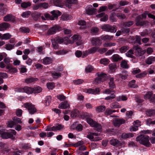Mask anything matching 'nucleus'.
<instances>
[{
	"label": "nucleus",
	"instance_id": "1",
	"mask_svg": "<svg viewBox=\"0 0 155 155\" xmlns=\"http://www.w3.org/2000/svg\"><path fill=\"white\" fill-rule=\"evenodd\" d=\"M136 141L147 147H150V143L149 142V137L144 135H140L136 138Z\"/></svg>",
	"mask_w": 155,
	"mask_h": 155
},
{
	"label": "nucleus",
	"instance_id": "2",
	"mask_svg": "<svg viewBox=\"0 0 155 155\" xmlns=\"http://www.w3.org/2000/svg\"><path fill=\"white\" fill-rule=\"evenodd\" d=\"M87 121L91 127L96 128L97 131H101L102 127L101 124L93 120L91 118L89 117L87 118Z\"/></svg>",
	"mask_w": 155,
	"mask_h": 155
},
{
	"label": "nucleus",
	"instance_id": "3",
	"mask_svg": "<svg viewBox=\"0 0 155 155\" xmlns=\"http://www.w3.org/2000/svg\"><path fill=\"white\" fill-rule=\"evenodd\" d=\"M98 77L95 79V81L97 84H99L106 80L107 75L103 73H97Z\"/></svg>",
	"mask_w": 155,
	"mask_h": 155
},
{
	"label": "nucleus",
	"instance_id": "4",
	"mask_svg": "<svg viewBox=\"0 0 155 155\" xmlns=\"http://www.w3.org/2000/svg\"><path fill=\"white\" fill-rule=\"evenodd\" d=\"M25 107L27 108L30 114H33L37 111V109L34 105L32 104L27 103L24 104Z\"/></svg>",
	"mask_w": 155,
	"mask_h": 155
},
{
	"label": "nucleus",
	"instance_id": "5",
	"mask_svg": "<svg viewBox=\"0 0 155 155\" xmlns=\"http://www.w3.org/2000/svg\"><path fill=\"white\" fill-rule=\"evenodd\" d=\"M142 18L140 15L137 17L135 19L136 25L137 26L147 25H148L149 22L147 21H142Z\"/></svg>",
	"mask_w": 155,
	"mask_h": 155
},
{
	"label": "nucleus",
	"instance_id": "6",
	"mask_svg": "<svg viewBox=\"0 0 155 155\" xmlns=\"http://www.w3.org/2000/svg\"><path fill=\"white\" fill-rule=\"evenodd\" d=\"M101 28L104 31L111 33L116 32L117 31L115 26H111L108 24L102 26Z\"/></svg>",
	"mask_w": 155,
	"mask_h": 155
},
{
	"label": "nucleus",
	"instance_id": "7",
	"mask_svg": "<svg viewBox=\"0 0 155 155\" xmlns=\"http://www.w3.org/2000/svg\"><path fill=\"white\" fill-rule=\"evenodd\" d=\"M133 49L135 51V53L136 55L137 56H142L146 52V50H143L142 48H140L139 46L137 45L134 46L133 47Z\"/></svg>",
	"mask_w": 155,
	"mask_h": 155
},
{
	"label": "nucleus",
	"instance_id": "8",
	"mask_svg": "<svg viewBox=\"0 0 155 155\" xmlns=\"http://www.w3.org/2000/svg\"><path fill=\"white\" fill-rule=\"evenodd\" d=\"M16 132L14 130H12L10 133L4 132L1 134V137L5 139H8L12 137L13 136L15 135Z\"/></svg>",
	"mask_w": 155,
	"mask_h": 155
},
{
	"label": "nucleus",
	"instance_id": "9",
	"mask_svg": "<svg viewBox=\"0 0 155 155\" xmlns=\"http://www.w3.org/2000/svg\"><path fill=\"white\" fill-rule=\"evenodd\" d=\"M91 43L92 45L95 46H99L102 44L101 39L99 37H94L91 40Z\"/></svg>",
	"mask_w": 155,
	"mask_h": 155
},
{
	"label": "nucleus",
	"instance_id": "10",
	"mask_svg": "<svg viewBox=\"0 0 155 155\" xmlns=\"http://www.w3.org/2000/svg\"><path fill=\"white\" fill-rule=\"evenodd\" d=\"M60 27L59 26H54L49 28L47 32L48 35L54 34L56 32L58 31Z\"/></svg>",
	"mask_w": 155,
	"mask_h": 155
},
{
	"label": "nucleus",
	"instance_id": "11",
	"mask_svg": "<svg viewBox=\"0 0 155 155\" xmlns=\"http://www.w3.org/2000/svg\"><path fill=\"white\" fill-rule=\"evenodd\" d=\"M51 13L52 14V17H51V20H53L55 19H57L58 16L60 15L61 13V12L58 10H54L51 11Z\"/></svg>",
	"mask_w": 155,
	"mask_h": 155
},
{
	"label": "nucleus",
	"instance_id": "12",
	"mask_svg": "<svg viewBox=\"0 0 155 155\" xmlns=\"http://www.w3.org/2000/svg\"><path fill=\"white\" fill-rule=\"evenodd\" d=\"M125 121L123 119L116 118L113 121L115 127H119L121 124H124Z\"/></svg>",
	"mask_w": 155,
	"mask_h": 155
},
{
	"label": "nucleus",
	"instance_id": "13",
	"mask_svg": "<svg viewBox=\"0 0 155 155\" xmlns=\"http://www.w3.org/2000/svg\"><path fill=\"white\" fill-rule=\"evenodd\" d=\"M97 134L96 133H91L88 135H87V137L92 141H97L101 140V139L98 137L94 139V136H97Z\"/></svg>",
	"mask_w": 155,
	"mask_h": 155
},
{
	"label": "nucleus",
	"instance_id": "14",
	"mask_svg": "<svg viewBox=\"0 0 155 155\" xmlns=\"http://www.w3.org/2000/svg\"><path fill=\"white\" fill-rule=\"evenodd\" d=\"M70 105L67 101H65L60 103L58 106V108L61 109H65L69 107Z\"/></svg>",
	"mask_w": 155,
	"mask_h": 155
},
{
	"label": "nucleus",
	"instance_id": "15",
	"mask_svg": "<svg viewBox=\"0 0 155 155\" xmlns=\"http://www.w3.org/2000/svg\"><path fill=\"white\" fill-rule=\"evenodd\" d=\"M4 20L5 21H14L15 20V18L12 15L8 14L4 17Z\"/></svg>",
	"mask_w": 155,
	"mask_h": 155
},
{
	"label": "nucleus",
	"instance_id": "16",
	"mask_svg": "<svg viewBox=\"0 0 155 155\" xmlns=\"http://www.w3.org/2000/svg\"><path fill=\"white\" fill-rule=\"evenodd\" d=\"M38 79L37 78L30 77L27 78L25 79V82L27 84H28L37 81Z\"/></svg>",
	"mask_w": 155,
	"mask_h": 155
},
{
	"label": "nucleus",
	"instance_id": "17",
	"mask_svg": "<svg viewBox=\"0 0 155 155\" xmlns=\"http://www.w3.org/2000/svg\"><path fill=\"white\" fill-rule=\"evenodd\" d=\"M52 61V60L51 58L48 57L45 58L43 59V63L45 65L51 63Z\"/></svg>",
	"mask_w": 155,
	"mask_h": 155
},
{
	"label": "nucleus",
	"instance_id": "18",
	"mask_svg": "<svg viewBox=\"0 0 155 155\" xmlns=\"http://www.w3.org/2000/svg\"><path fill=\"white\" fill-rule=\"evenodd\" d=\"M109 80V81L108 82V84L110 88L112 89L115 88L116 86L114 81V78H110Z\"/></svg>",
	"mask_w": 155,
	"mask_h": 155
},
{
	"label": "nucleus",
	"instance_id": "19",
	"mask_svg": "<svg viewBox=\"0 0 155 155\" xmlns=\"http://www.w3.org/2000/svg\"><path fill=\"white\" fill-rule=\"evenodd\" d=\"M145 62L147 64H150L153 62H155V57L150 56L146 59Z\"/></svg>",
	"mask_w": 155,
	"mask_h": 155
},
{
	"label": "nucleus",
	"instance_id": "20",
	"mask_svg": "<svg viewBox=\"0 0 155 155\" xmlns=\"http://www.w3.org/2000/svg\"><path fill=\"white\" fill-rule=\"evenodd\" d=\"M10 27V25L7 22H4L0 24V28L1 30L6 29Z\"/></svg>",
	"mask_w": 155,
	"mask_h": 155
},
{
	"label": "nucleus",
	"instance_id": "21",
	"mask_svg": "<svg viewBox=\"0 0 155 155\" xmlns=\"http://www.w3.org/2000/svg\"><path fill=\"white\" fill-rule=\"evenodd\" d=\"M96 9L94 8L86 9V12L87 14L89 15H92L96 13Z\"/></svg>",
	"mask_w": 155,
	"mask_h": 155
},
{
	"label": "nucleus",
	"instance_id": "22",
	"mask_svg": "<svg viewBox=\"0 0 155 155\" xmlns=\"http://www.w3.org/2000/svg\"><path fill=\"white\" fill-rule=\"evenodd\" d=\"M64 127V126L61 124H57L55 126L53 127L54 131L56 130H59L62 129Z\"/></svg>",
	"mask_w": 155,
	"mask_h": 155
},
{
	"label": "nucleus",
	"instance_id": "23",
	"mask_svg": "<svg viewBox=\"0 0 155 155\" xmlns=\"http://www.w3.org/2000/svg\"><path fill=\"white\" fill-rule=\"evenodd\" d=\"M146 114L149 117L155 115V109H149L146 111Z\"/></svg>",
	"mask_w": 155,
	"mask_h": 155
},
{
	"label": "nucleus",
	"instance_id": "24",
	"mask_svg": "<svg viewBox=\"0 0 155 155\" xmlns=\"http://www.w3.org/2000/svg\"><path fill=\"white\" fill-rule=\"evenodd\" d=\"M42 90L41 87L39 86L32 88V93L34 94L39 93L42 91Z\"/></svg>",
	"mask_w": 155,
	"mask_h": 155
},
{
	"label": "nucleus",
	"instance_id": "25",
	"mask_svg": "<svg viewBox=\"0 0 155 155\" xmlns=\"http://www.w3.org/2000/svg\"><path fill=\"white\" fill-rule=\"evenodd\" d=\"M24 92L28 94L32 93V88L25 86L24 87Z\"/></svg>",
	"mask_w": 155,
	"mask_h": 155
},
{
	"label": "nucleus",
	"instance_id": "26",
	"mask_svg": "<svg viewBox=\"0 0 155 155\" xmlns=\"http://www.w3.org/2000/svg\"><path fill=\"white\" fill-rule=\"evenodd\" d=\"M112 58L113 61L114 62H117L120 61L122 59V58L117 54H114L113 55Z\"/></svg>",
	"mask_w": 155,
	"mask_h": 155
},
{
	"label": "nucleus",
	"instance_id": "27",
	"mask_svg": "<svg viewBox=\"0 0 155 155\" xmlns=\"http://www.w3.org/2000/svg\"><path fill=\"white\" fill-rule=\"evenodd\" d=\"M110 143L111 145L114 146H118L119 145V141L115 139L111 140Z\"/></svg>",
	"mask_w": 155,
	"mask_h": 155
},
{
	"label": "nucleus",
	"instance_id": "28",
	"mask_svg": "<svg viewBox=\"0 0 155 155\" xmlns=\"http://www.w3.org/2000/svg\"><path fill=\"white\" fill-rule=\"evenodd\" d=\"M61 18L63 21H66L71 19L72 17L71 15L64 14L61 16Z\"/></svg>",
	"mask_w": 155,
	"mask_h": 155
},
{
	"label": "nucleus",
	"instance_id": "29",
	"mask_svg": "<svg viewBox=\"0 0 155 155\" xmlns=\"http://www.w3.org/2000/svg\"><path fill=\"white\" fill-rule=\"evenodd\" d=\"M134 23V21H125L122 23V25L124 27H130Z\"/></svg>",
	"mask_w": 155,
	"mask_h": 155
},
{
	"label": "nucleus",
	"instance_id": "30",
	"mask_svg": "<svg viewBox=\"0 0 155 155\" xmlns=\"http://www.w3.org/2000/svg\"><path fill=\"white\" fill-rule=\"evenodd\" d=\"M134 136V135L132 133H123L121 135V137L123 139H126L132 137Z\"/></svg>",
	"mask_w": 155,
	"mask_h": 155
},
{
	"label": "nucleus",
	"instance_id": "31",
	"mask_svg": "<svg viewBox=\"0 0 155 155\" xmlns=\"http://www.w3.org/2000/svg\"><path fill=\"white\" fill-rule=\"evenodd\" d=\"M52 2L56 6L61 7L63 5L62 1L61 0H52Z\"/></svg>",
	"mask_w": 155,
	"mask_h": 155
},
{
	"label": "nucleus",
	"instance_id": "32",
	"mask_svg": "<svg viewBox=\"0 0 155 155\" xmlns=\"http://www.w3.org/2000/svg\"><path fill=\"white\" fill-rule=\"evenodd\" d=\"M134 50L133 49H130L126 53V55L129 57L133 58H134V56L133 55L134 54L133 51Z\"/></svg>",
	"mask_w": 155,
	"mask_h": 155
},
{
	"label": "nucleus",
	"instance_id": "33",
	"mask_svg": "<svg viewBox=\"0 0 155 155\" xmlns=\"http://www.w3.org/2000/svg\"><path fill=\"white\" fill-rule=\"evenodd\" d=\"M113 38L112 36H110L108 35H103L101 37V39L104 41L107 40L110 41Z\"/></svg>",
	"mask_w": 155,
	"mask_h": 155
},
{
	"label": "nucleus",
	"instance_id": "34",
	"mask_svg": "<svg viewBox=\"0 0 155 155\" xmlns=\"http://www.w3.org/2000/svg\"><path fill=\"white\" fill-rule=\"evenodd\" d=\"M79 114V112L78 110H75L72 111L71 113V117L72 118H74Z\"/></svg>",
	"mask_w": 155,
	"mask_h": 155
},
{
	"label": "nucleus",
	"instance_id": "35",
	"mask_svg": "<svg viewBox=\"0 0 155 155\" xmlns=\"http://www.w3.org/2000/svg\"><path fill=\"white\" fill-rule=\"evenodd\" d=\"M61 73L60 72H54L51 73V75L53 78L57 79L61 77Z\"/></svg>",
	"mask_w": 155,
	"mask_h": 155
},
{
	"label": "nucleus",
	"instance_id": "36",
	"mask_svg": "<svg viewBox=\"0 0 155 155\" xmlns=\"http://www.w3.org/2000/svg\"><path fill=\"white\" fill-rule=\"evenodd\" d=\"M31 14V12L29 11H26L23 12L21 16L23 18H28Z\"/></svg>",
	"mask_w": 155,
	"mask_h": 155
},
{
	"label": "nucleus",
	"instance_id": "37",
	"mask_svg": "<svg viewBox=\"0 0 155 155\" xmlns=\"http://www.w3.org/2000/svg\"><path fill=\"white\" fill-rule=\"evenodd\" d=\"M51 41L53 48L55 49L58 48L59 45L58 43L56 41V40L53 39L51 40Z\"/></svg>",
	"mask_w": 155,
	"mask_h": 155
},
{
	"label": "nucleus",
	"instance_id": "38",
	"mask_svg": "<svg viewBox=\"0 0 155 155\" xmlns=\"http://www.w3.org/2000/svg\"><path fill=\"white\" fill-rule=\"evenodd\" d=\"M135 80H132L129 82V87L134 88L137 87L138 85L135 84Z\"/></svg>",
	"mask_w": 155,
	"mask_h": 155
},
{
	"label": "nucleus",
	"instance_id": "39",
	"mask_svg": "<svg viewBox=\"0 0 155 155\" xmlns=\"http://www.w3.org/2000/svg\"><path fill=\"white\" fill-rule=\"evenodd\" d=\"M115 13L114 12L112 13L110 16L109 19L112 22L116 21L117 20L115 18Z\"/></svg>",
	"mask_w": 155,
	"mask_h": 155
},
{
	"label": "nucleus",
	"instance_id": "40",
	"mask_svg": "<svg viewBox=\"0 0 155 155\" xmlns=\"http://www.w3.org/2000/svg\"><path fill=\"white\" fill-rule=\"evenodd\" d=\"M127 97L126 96L122 95L119 96L117 98V101H125L127 100Z\"/></svg>",
	"mask_w": 155,
	"mask_h": 155
},
{
	"label": "nucleus",
	"instance_id": "41",
	"mask_svg": "<svg viewBox=\"0 0 155 155\" xmlns=\"http://www.w3.org/2000/svg\"><path fill=\"white\" fill-rule=\"evenodd\" d=\"M31 4L29 2H23L21 4V7L23 8H26L31 5Z\"/></svg>",
	"mask_w": 155,
	"mask_h": 155
},
{
	"label": "nucleus",
	"instance_id": "42",
	"mask_svg": "<svg viewBox=\"0 0 155 155\" xmlns=\"http://www.w3.org/2000/svg\"><path fill=\"white\" fill-rule=\"evenodd\" d=\"M68 52V51L65 49H63L56 51L55 53L58 55H62L65 54L67 53Z\"/></svg>",
	"mask_w": 155,
	"mask_h": 155
},
{
	"label": "nucleus",
	"instance_id": "43",
	"mask_svg": "<svg viewBox=\"0 0 155 155\" xmlns=\"http://www.w3.org/2000/svg\"><path fill=\"white\" fill-rule=\"evenodd\" d=\"M106 107L104 106L101 105L97 107V110L99 112H103L105 110Z\"/></svg>",
	"mask_w": 155,
	"mask_h": 155
},
{
	"label": "nucleus",
	"instance_id": "44",
	"mask_svg": "<svg viewBox=\"0 0 155 155\" xmlns=\"http://www.w3.org/2000/svg\"><path fill=\"white\" fill-rule=\"evenodd\" d=\"M14 45L15 44H6L5 45V48L8 50H11L14 48L15 47Z\"/></svg>",
	"mask_w": 155,
	"mask_h": 155
},
{
	"label": "nucleus",
	"instance_id": "45",
	"mask_svg": "<svg viewBox=\"0 0 155 155\" xmlns=\"http://www.w3.org/2000/svg\"><path fill=\"white\" fill-rule=\"evenodd\" d=\"M120 66L122 68H128L127 62L125 60L122 61L120 64Z\"/></svg>",
	"mask_w": 155,
	"mask_h": 155
},
{
	"label": "nucleus",
	"instance_id": "46",
	"mask_svg": "<svg viewBox=\"0 0 155 155\" xmlns=\"http://www.w3.org/2000/svg\"><path fill=\"white\" fill-rule=\"evenodd\" d=\"M109 62V61L107 58H103L100 61V63L101 64L106 65Z\"/></svg>",
	"mask_w": 155,
	"mask_h": 155
},
{
	"label": "nucleus",
	"instance_id": "47",
	"mask_svg": "<svg viewBox=\"0 0 155 155\" xmlns=\"http://www.w3.org/2000/svg\"><path fill=\"white\" fill-rule=\"evenodd\" d=\"M12 37L11 35L9 33H6L3 35L2 40H7L9 39Z\"/></svg>",
	"mask_w": 155,
	"mask_h": 155
},
{
	"label": "nucleus",
	"instance_id": "48",
	"mask_svg": "<svg viewBox=\"0 0 155 155\" xmlns=\"http://www.w3.org/2000/svg\"><path fill=\"white\" fill-rule=\"evenodd\" d=\"M129 48L127 46H123L122 47L119 49V51L121 53L125 52Z\"/></svg>",
	"mask_w": 155,
	"mask_h": 155
},
{
	"label": "nucleus",
	"instance_id": "49",
	"mask_svg": "<svg viewBox=\"0 0 155 155\" xmlns=\"http://www.w3.org/2000/svg\"><path fill=\"white\" fill-rule=\"evenodd\" d=\"M78 1L77 0H66L65 3L66 5L68 4H74L77 3Z\"/></svg>",
	"mask_w": 155,
	"mask_h": 155
},
{
	"label": "nucleus",
	"instance_id": "50",
	"mask_svg": "<svg viewBox=\"0 0 155 155\" xmlns=\"http://www.w3.org/2000/svg\"><path fill=\"white\" fill-rule=\"evenodd\" d=\"M12 120L14 122L15 124V125L16 124H21L22 123L21 119L17 117H13Z\"/></svg>",
	"mask_w": 155,
	"mask_h": 155
},
{
	"label": "nucleus",
	"instance_id": "51",
	"mask_svg": "<svg viewBox=\"0 0 155 155\" xmlns=\"http://www.w3.org/2000/svg\"><path fill=\"white\" fill-rule=\"evenodd\" d=\"M99 49V48L93 47L89 49L90 54H93L95 53Z\"/></svg>",
	"mask_w": 155,
	"mask_h": 155
},
{
	"label": "nucleus",
	"instance_id": "52",
	"mask_svg": "<svg viewBox=\"0 0 155 155\" xmlns=\"http://www.w3.org/2000/svg\"><path fill=\"white\" fill-rule=\"evenodd\" d=\"M110 69L112 71H115L117 68L116 65L115 63L110 64L109 65Z\"/></svg>",
	"mask_w": 155,
	"mask_h": 155
},
{
	"label": "nucleus",
	"instance_id": "53",
	"mask_svg": "<svg viewBox=\"0 0 155 155\" xmlns=\"http://www.w3.org/2000/svg\"><path fill=\"white\" fill-rule=\"evenodd\" d=\"M51 97L50 96L46 97L45 100V104L46 106H48L51 102Z\"/></svg>",
	"mask_w": 155,
	"mask_h": 155
},
{
	"label": "nucleus",
	"instance_id": "54",
	"mask_svg": "<svg viewBox=\"0 0 155 155\" xmlns=\"http://www.w3.org/2000/svg\"><path fill=\"white\" fill-rule=\"evenodd\" d=\"M116 16L120 19H124L126 18L125 15L123 13H118L117 14Z\"/></svg>",
	"mask_w": 155,
	"mask_h": 155
},
{
	"label": "nucleus",
	"instance_id": "55",
	"mask_svg": "<svg viewBox=\"0 0 155 155\" xmlns=\"http://www.w3.org/2000/svg\"><path fill=\"white\" fill-rule=\"evenodd\" d=\"M47 86L48 89H52L54 87V84L53 82L48 83L47 84Z\"/></svg>",
	"mask_w": 155,
	"mask_h": 155
},
{
	"label": "nucleus",
	"instance_id": "56",
	"mask_svg": "<svg viewBox=\"0 0 155 155\" xmlns=\"http://www.w3.org/2000/svg\"><path fill=\"white\" fill-rule=\"evenodd\" d=\"M99 31V29L97 27H93L91 30V33L94 34L97 33Z\"/></svg>",
	"mask_w": 155,
	"mask_h": 155
},
{
	"label": "nucleus",
	"instance_id": "57",
	"mask_svg": "<svg viewBox=\"0 0 155 155\" xmlns=\"http://www.w3.org/2000/svg\"><path fill=\"white\" fill-rule=\"evenodd\" d=\"M153 94L152 91H149L147 92L146 94L144 96L145 99H150Z\"/></svg>",
	"mask_w": 155,
	"mask_h": 155
},
{
	"label": "nucleus",
	"instance_id": "58",
	"mask_svg": "<svg viewBox=\"0 0 155 155\" xmlns=\"http://www.w3.org/2000/svg\"><path fill=\"white\" fill-rule=\"evenodd\" d=\"M116 45L114 43H106L103 44V46L104 47H110L114 46Z\"/></svg>",
	"mask_w": 155,
	"mask_h": 155
},
{
	"label": "nucleus",
	"instance_id": "59",
	"mask_svg": "<svg viewBox=\"0 0 155 155\" xmlns=\"http://www.w3.org/2000/svg\"><path fill=\"white\" fill-rule=\"evenodd\" d=\"M40 6L41 8H42L44 9H46L48 7V5L47 3H40Z\"/></svg>",
	"mask_w": 155,
	"mask_h": 155
},
{
	"label": "nucleus",
	"instance_id": "60",
	"mask_svg": "<svg viewBox=\"0 0 155 155\" xmlns=\"http://www.w3.org/2000/svg\"><path fill=\"white\" fill-rule=\"evenodd\" d=\"M7 10L6 8H0V14L2 15H3L6 13Z\"/></svg>",
	"mask_w": 155,
	"mask_h": 155
},
{
	"label": "nucleus",
	"instance_id": "61",
	"mask_svg": "<svg viewBox=\"0 0 155 155\" xmlns=\"http://www.w3.org/2000/svg\"><path fill=\"white\" fill-rule=\"evenodd\" d=\"M110 89H106L103 92V93L107 94H109L111 93L114 92V91L110 90Z\"/></svg>",
	"mask_w": 155,
	"mask_h": 155
},
{
	"label": "nucleus",
	"instance_id": "62",
	"mask_svg": "<svg viewBox=\"0 0 155 155\" xmlns=\"http://www.w3.org/2000/svg\"><path fill=\"white\" fill-rule=\"evenodd\" d=\"M20 29L21 32L25 33H29L30 31L28 28H22Z\"/></svg>",
	"mask_w": 155,
	"mask_h": 155
},
{
	"label": "nucleus",
	"instance_id": "63",
	"mask_svg": "<svg viewBox=\"0 0 155 155\" xmlns=\"http://www.w3.org/2000/svg\"><path fill=\"white\" fill-rule=\"evenodd\" d=\"M107 10V8L106 6H102L100 7L99 10L98 11V12H104Z\"/></svg>",
	"mask_w": 155,
	"mask_h": 155
},
{
	"label": "nucleus",
	"instance_id": "64",
	"mask_svg": "<svg viewBox=\"0 0 155 155\" xmlns=\"http://www.w3.org/2000/svg\"><path fill=\"white\" fill-rule=\"evenodd\" d=\"M41 15V14L37 12H35L31 14V16L32 17H34L35 18H39Z\"/></svg>",
	"mask_w": 155,
	"mask_h": 155
}]
</instances>
